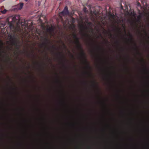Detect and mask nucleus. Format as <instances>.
I'll return each mask as SVG.
<instances>
[{
    "mask_svg": "<svg viewBox=\"0 0 149 149\" xmlns=\"http://www.w3.org/2000/svg\"><path fill=\"white\" fill-rule=\"evenodd\" d=\"M7 10H6V9L1 11V13H2V14H5Z\"/></svg>",
    "mask_w": 149,
    "mask_h": 149,
    "instance_id": "obj_10",
    "label": "nucleus"
},
{
    "mask_svg": "<svg viewBox=\"0 0 149 149\" xmlns=\"http://www.w3.org/2000/svg\"><path fill=\"white\" fill-rule=\"evenodd\" d=\"M141 16L140 15H139L137 17V19H138L139 21H140V20H141Z\"/></svg>",
    "mask_w": 149,
    "mask_h": 149,
    "instance_id": "obj_15",
    "label": "nucleus"
},
{
    "mask_svg": "<svg viewBox=\"0 0 149 149\" xmlns=\"http://www.w3.org/2000/svg\"><path fill=\"white\" fill-rule=\"evenodd\" d=\"M139 33H140V34H141V33L140 32H139Z\"/></svg>",
    "mask_w": 149,
    "mask_h": 149,
    "instance_id": "obj_36",
    "label": "nucleus"
},
{
    "mask_svg": "<svg viewBox=\"0 0 149 149\" xmlns=\"http://www.w3.org/2000/svg\"><path fill=\"white\" fill-rule=\"evenodd\" d=\"M62 42V44H63V45L64 47V48H66V46H65V44H64V43L63 42Z\"/></svg>",
    "mask_w": 149,
    "mask_h": 149,
    "instance_id": "obj_19",
    "label": "nucleus"
},
{
    "mask_svg": "<svg viewBox=\"0 0 149 149\" xmlns=\"http://www.w3.org/2000/svg\"><path fill=\"white\" fill-rule=\"evenodd\" d=\"M149 77L148 76V78Z\"/></svg>",
    "mask_w": 149,
    "mask_h": 149,
    "instance_id": "obj_42",
    "label": "nucleus"
},
{
    "mask_svg": "<svg viewBox=\"0 0 149 149\" xmlns=\"http://www.w3.org/2000/svg\"><path fill=\"white\" fill-rule=\"evenodd\" d=\"M91 24V23L90 22H89V24Z\"/></svg>",
    "mask_w": 149,
    "mask_h": 149,
    "instance_id": "obj_40",
    "label": "nucleus"
},
{
    "mask_svg": "<svg viewBox=\"0 0 149 149\" xmlns=\"http://www.w3.org/2000/svg\"><path fill=\"white\" fill-rule=\"evenodd\" d=\"M61 14L63 15H69V12L68 10V8L67 6H65L63 10L61 13Z\"/></svg>",
    "mask_w": 149,
    "mask_h": 149,
    "instance_id": "obj_3",
    "label": "nucleus"
},
{
    "mask_svg": "<svg viewBox=\"0 0 149 149\" xmlns=\"http://www.w3.org/2000/svg\"><path fill=\"white\" fill-rule=\"evenodd\" d=\"M2 53H3L4 52V51L3 50L2 51Z\"/></svg>",
    "mask_w": 149,
    "mask_h": 149,
    "instance_id": "obj_34",
    "label": "nucleus"
},
{
    "mask_svg": "<svg viewBox=\"0 0 149 149\" xmlns=\"http://www.w3.org/2000/svg\"><path fill=\"white\" fill-rule=\"evenodd\" d=\"M143 71H144V72L146 73V74L147 75H148L149 74V71H148V70L146 68H144V69H143Z\"/></svg>",
    "mask_w": 149,
    "mask_h": 149,
    "instance_id": "obj_6",
    "label": "nucleus"
},
{
    "mask_svg": "<svg viewBox=\"0 0 149 149\" xmlns=\"http://www.w3.org/2000/svg\"><path fill=\"white\" fill-rule=\"evenodd\" d=\"M92 86L94 87H97V85L96 84V83L94 81H93Z\"/></svg>",
    "mask_w": 149,
    "mask_h": 149,
    "instance_id": "obj_8",
    "label": "nucleus"
},
{
    "mask_svg": "<svg viewBox=\"0 0 149 149\" xmlns=\"http://www.w3.org/2000/svg\"><path fill=\"white\" fill-rule=\"evenodd\" d=\"M43 70V68H42V70Z\"/></svg>",
    "mask_w": 149,
    "mask_h": 149,
    "instance_id": "obj_39",
    "label": "nucleus"
},
{
    "mask_svg": "<svg viewBox=\"0 0 149 149\" xmlns=\"http://www.w3.org/2000/svg\"><path fill=\"white\" fill-rule=\"evenodd\" d=\"M3 45V44H2V46H1V47H3V45Z\"/></svg>",
    "mask_w": 149,
    "mask_h": 149,
    "instance_id": "obj_38",
    "label": "nucleus"
},
{
    "mask_svg": "<svg viewBox=\"0 0 149 149\" xmlns=\"http://www.w3.org/2000/svg\"><path fill=\"white\" fill-rule=\"evenodd\" d=\"M73 38L75 39V40L79 39V38L77 37L76 35V34H74V35H73Z\"/></svg>",
    "mask_w": 149,
    "mask_h": 149,
    "instance_id": "obj_12",
    "label": "nucleus"
},
{
    "mask_svg": "<svg viewBox=\"0 0 149 149\" xmlns=\"http://www.w3.org/2000/svg\"><path fill=\"white\" fill-rule=\"evenodd\" d=\"M106 43L107 44L109 43V42H108V41H107V40L106 41Z\"/></svg>",
    "mask_w": 149,
    "mask_h": 149,
    "instance_id": "obj_23",
    "label": "nucleus"
},
{
    "mask_svg": "<svg viewBox=\"0 0 149 149\" xmlns=\"http://www.w3.org/2000/svg\"><path fill=\"white\" fill-rule=\"evenodd\" d=\"M83 35H84V36L88 37L90 39V36L88 34H87L86 33H84L83 34Z\"/></svg>",
    "mask_w": 149,
    "mask_h": 149,
    "instance_id": "obj_9",
    "label": "nucleus"
},
{
    "mask_svg": "<svg viewBox=\"0 0 149 149\" xmlns=\"http://www.w3.org/2000/svg\"><path fill=\"white\" fill-rule=\"evenodd\" d=\"M59 54L62 56V58H64V55H62V54L61 53H59Z\"/></svg>",
    "mask_w": 149,
    "mask_h": 149,
    "instance_id": "obj_18",
    "label": "nucleus"
},
{
    "mask_svg": "<svg viewBox=\"0 0 149 149\" xmlns=\"http://www.w3.org/2000/svg\"><path fill=\"white\" fill-rule=\"evenodd\" d=\"M44 41L45 42L42 44V45L46 46L47 44L49 43V40L47 38L45 37L44 38Z\"/></svg>",
    "mask_w": 149,
    "mask_h": 149,
    "instance_id": "obj_5",
    "label": "nucleus"
},
{
    "mask_svg": "<svg viewBox=\"0 0 149 149\" xmlns=\"http://www.w3.org/2000/svg\"><path fill=\"white\" fill-rule=\"evenodd\" d=\"M72 20H73V23H74V18H72Z\"/></svg>",
    "mask_w": 149,
    "mask_h": 149,
    "instance_id": "obj_24",
    "label": "nucleus"
},
{
    "mask_svg": "<svg viewBox=\"0 0 149 149\" xmlns=\"http://www.w3.org/2000/svg\"><path fill=\"white\" fill-rule=\"evenodd\" d=\"M84 74H89V73L87 72H84Z\"/></svg>",
    "mask_w": 149,
    "mask_h": 149,
    "instance_id": "obj_21",
    "label": "nucleus"
},
{
    "mask_svg": "<svg viewBox=\"0 0 149 149\" xmlns=\"http://www.w3.org/2000/svg\"><path fill=\"white\" fill-rule=\"evenodd\" d=\"M135 46L136 47V48H135V50H136V51H137V54H140V53H139V51L138 50L137 48L136 45V44L135 43Z\"/></svg>",
    "mask_w": 149,
    "mask_h": 149,
    "instance_id": "obj_11",
    "label": "nucleus"
},
{
    "mask_svg": "<svg viewBox=\"0 0 149 149\" xmlns=\"http://www.w3.org/2000/svg\"><path fill=\"white\" fill-rule=\"evenodd\" d=\"M74 43H75V44L77 45V48L81 51L80 56H81V57L82 58H83V59L84 60L85 63L87 64L86 68H87V69L90 70L91 69V67L89 65V64L88 63V62H87V60H86V56H85V53H84L82 47L81 45H80L79 43V39H75V42H74Z\"/></svg>",
    "mask_w": 149,
    "mask_h": 149,
    "instance_id": "obj_1",
    "label": "nucleus"
},
{
    "mask_svg": "<svg viewBox=\"0 0 149 149\" xmlns=\"http://www.w3.org/2000/svg\"><path fill=\"white\" fill-rule=\"evenodd\" d=\"M24 1H28V0H24Z\"/></svg>",
    "mask_w": 149,
    "mask_h": 149,
    "instance_id": "obj_35",
    "label": "nucleus"
},
{
    "mask_svg": "<svg viewBox=\"0 0 149 149\" xmlns=\"http://www.w3.org/2000/svg\"><path fill=\"white\" fill-rule=\"evenodd\" d=\"M90 148V147H88V148Z\"/></svg>",
    "mask_w": 149,
    "mask_h": 149,
    "instance_id": "obj_41",
    "label": "nucleus"
},
{
    "mask_svg": "<svg viewBox=\"0 0 149 149\" xmlns=\"http://www.w3.org/2000/svg\"><path fill=\"white\" fill-rule=\"evenodd\" d=\"M142 62H144V60H143V59H142Z\"/></svg>",
    "mask_w": 149,
    "mask_h": 149,
    "instance_id": "obj_31",
    "label": "nucleus"
},
{
    "mask_svg": "<svg viewBox=\"0 0 149 149\" xmlns=\"http://www.w3.org/2000/svg\"><path fill=\"white\" fill-rule=\"evenodd\" d=\"M32 55H33V56L34 57V55L33 54V53H32Z\"/></svg>",
    "mask_w": 149,
    "mask_h": 149,
    "instance_id": "obj_33",
    "label": "nucleus"
},
{
    "mask_svg": "<svg viewBox=\"0 0 149 149\" xmlns=\"http://www.w3.org/2000/svg\"><path fill=\"white\" fill-rule=\"evenodd\" d=\"M109 37L110 38H112V35L110 32H109Z\"/></svg>",
    "mask_w": 149,
    "mask_h": 149,
    "instance_id": "obj_17",
    "label": "nucleus"
},
{
    "mask_svg": "<svg viewBox=\"0 0 149 149\" xmlns=\"http://www.w3.org/2000/svg\"><path fill=\"white\" fill-rule=\"evenodd\" d=\"M144 33H145V34H146V36L147 37H148V38H149V36H148L147 35V33H146V31L145 30H144Z\"/></svg>",
    "mask_w": 149,
    "mask_h": 149,
    "instance_id": "obj_16",
    "label": "nucleus"
},
{
    "mask_svg": "<svg viewBox=\"0 0 149 149\" xmlns=\"http://www.w3.org/2000/svg\"><path fill=\"white\" fill-rule=\"evenodd\" d=\"M29 54H27V56L29 57Z\"/></svg>",
    "mask_w": 149,
    "mask_h": 149,
    "instance_id": "obj_29",
    "label": "nucleus"
},
{
    "mask_svg": "<svg viewBox=\"0 0 149 149\" xmlns=\"http://www.w3.org/2000/svg\"><path fill=\"white\" fill-rule=\"evenodd\" d=\"M129 36L130 37V39H129L130 41V42H133V37H132V36L131 34L130 33H129Z\"/></svg>",
    "mask_w": 149,
    "mask_h": 149,
    "instance_id": "obj_7",
    "label": "nucleus"
},
{
    "mask_svg": "<svg viewBox=\"0 0 149 149\" xmlns=\"http://www.w3.org/2000/svg\"><path fill=\"white\" fill-rule=\"evenodd\" d=\"M57 82L58 83L59 82V80L58 79L57 80Z\"/></svg>",
    "mask_w": 149,
    "mask_h": 149,
    "instance_id": "obj_25",
    "label": "nucleus"
},
{
    "mask_svg": "<svg viewBox=\"0 0 149 149\" xmlns=\"http://www.w3.org/2000/svg\"><path fill=\"white\" fill-rule=\"evenodd\" d=\"M23 6V3H20V8H22V6Z\"/></svg>",
    "mask_w": 149,
    "mask_h": 149,
    "instance_id": "obj_14",
    "label": "nucleus"
},
{
    "mask_svg": "<svg viewBox=\"0 0 149 149\" xmlns=\"http://www.w3.org/2000/svg\"><path fill=\"white\" fill-rule=\"evenodd\" d=\"M71 57H72V58H73V57H73V55L72 54H71Z\"/></svg>",
    "mask_w": 149,
    "mask_h": 149,
    "instance_id": "obj_27",
    "label": "nucleus"
},
{
    "mask_svg": "<svg viewBox=\"0 0 149 149\" xmlns=\"http://www.w3.org/2000/svg\"><path fill=\"white\" fill-rule=\"evenodd\" d=\"M20 20V16L18 15H16L14 16L13 18V21L14 22H19Z\"/></svg>",
    "mask_w": 149,
    "mask_h": 149,
    "instance_id": "obj_4",
    "label": "nucleus"
},
{
    "mask_svg": "<svg viewBox=\"0 0 149 149\" xmlns=\"http://www.w3.org/2000/svg\"><path fill=\"white\" fill-rule=\"evenodd\" d=\"M47 50H49V48H48V47H47Z\"/></svg>",
    "mask_w": 149,
    "mask_h": 149,
    "instance_id": "obj_32",
    "label": "nucleus"
},
{
    "mask_svg": "<svg viewBox=\"0 0 149 149\" xmlns=\"http://www.w3.org/2000/svg\"><path fill=\"white\" fill-rule=\"evenodd\" d=\"M52 48H53V49H56L54 45L52 46Z\"/></svg>",
    "mask_w": 149,
    "mask_h": 149,
    "instance_id": "obj_22",
    "label": "nucleus"
},
{
    "mask_svg": "<svg viewBox=\"0 0 149 149\" xmlns=\"http://www.w3.org/2000/svg\"><path fill=\"white\" fill-rule=\"evenodd\" d=\"M70 41L71 42H72V40H70Z\"/></svg>",
    "mask_w": 149,
    "mask_h": 149,
    "instance_id": "obj_37",
    "label": "nucleus"
},
{
    "mask_svg": "<svg viewBox=\"0 0 149 149\" xmlns=\"http://www.w3.org/2000/svg\"><path fill=\"white\" fill-rule=\"evenodd\" d=\"M7 57H8V59H9V60H10V58H9V57H8V56H7Z\"/></svg>",
    "mask_w": 149,
    "mask_h": 149,
    "instance_id": "obj_30",
    "label": "nucleus"
},
{
    "mask_svg": "<svg viewBox=\"0 0 149 149\" xmlns=\"http://www.w3.org/2000/svg\"><path fill=\"white\" fill-rule=\"evenodd\" d=\"M81 28H82V29H83V30H84L87 29V28H86L85 27H84L82 25H81Z\"/></svg>",
    "mask_w": 149,
    "mask_h": 149,
    "instance_id": "obj_13",
    "label": "nucleus"
},
{
    "mask_svg": "<svg viewBox=\"0 0 149 149\" xmlns=\"http://www.w3.org/2000/svg\"><path fill=\"white\" fill-rule=\"evenodd\" d=\"M20 52H22V53H24V52H22L21 51H20Z\"/></svg>",
    "mask_w": 149,
    "mask_h": 149,
    "instance_id": "obj_28",
    "label": "nucleus"
},
{
    "mask_svg": "<svg viewBox=\"0 0 149 149\" xmlns=\"http://www.w3.org/2000/svg\"><path fill=\"white\" fill-rule=\"evenodd\" d=\"M10 43L12 44V45H15L17 49L19 50V45L17 44V41L15 40V37L14 35L10 36Z\"/></svg>",
    "mask_w": 149,
    "mask_h": 149,
    "instance_id": "obj_2",
    "label": "nucleus"
},
{
    "mask_svg": "<svg viewBox=\"0 0 149 149\" xmlns=\"http://www.w3.org/2000/svg\"><path fill=\"white\" fill-rule=\"evenodd\" d=\"M116 96H117V97H118V98H120V95H116Z\"/></svg>",
    "mask_w": 149,
    "mask_h": 149,
    "instance_id": "obj_20",
    "label": "nucleus"
},
{
    "mask_svg": "<svg viewBox=\"0 0 149 149\" xmlns=\"http://www.w3.org/2000/svg\"><path fill=\"white\" fill-rule=\"evenodd\" d=\"M116 43L117 44H119V42L118 41H117L116 42Z\"/></svg>",
    "mask_w": 149,
    "mask_h": 149,
    "instance_id": "obj_26",
    "label": "nucleus"
}]
</instances>
